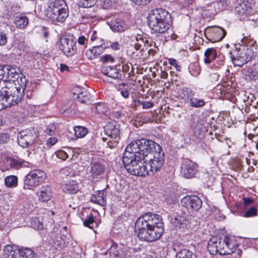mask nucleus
Returning <instances> with one entry per match:
<instances>
[{"label":"nucleus","mask_w":258,"mask_h":258,"mask_svg":"<svg viewBox=\"0 0 258 258\" xmlns=\"http://www.w3.org/2000/svg\"><path fill=\"white\" fill-rule=\"evenodd\" d=\"M161 217L147 213L140 217L135 223V232L142 240L152 242L159 239L164 231Z\"/></svg>","instance_id":"nucleus-1"},{"label":"nucleus","mask_w":258,"mask_h":258,"mask_svg":"<svg viewBox=\"0 0 258 258\" xmlns=\"http://www.w3.org/2000/svg\"><path fill=\"white\" fill-rule=\"evenodd\" d=\"M4 88L2 89L3 94V99L2 101L3 106L0 108H5L15 105L20 102L24 95L26 86V81L21 80L20 84L11 82L8 83L2 82Z\"/></svg>","instance_id":"nucleus-2"},{"label":"nucleus","mask_w":258,"mask_h":258,"mask_svg":"<svg viewBox=\"0 0 258 258\" xmlns=\"http://www.w3.org/2000/svg\"><path fill=\"white\" fill-rule=\"evenodd\" d=\"M122 162L127 171L132 175L138 176L149 175L147 159H144L125 150Z\"/></svg>","instance_id":"nucleus-3"},{"label":"nucleus","mask_w":258,"mask_h":258,"mask_svg":"<svg viewBox=\"0 0 258 258\" xmlns=\"http://www.w3.org/2000/svg\"><path fill=\"white\" fill-rule=\"evenodd\" d=\"M125 150L145 160L147 157H152L155 152L162 151L161 147L155 142L141 139L131 142L125 148Z\"/></svg>","instance_id":"nucleus-4"},{"label":"nucleus","mask_w":258,"mask_h":258,"mask_svg":"<svg viewBox=\"0 0 258 258\" xmlns=\"http://www.w3.org/2000/svg\"><path fill=\"white\" fill-rule=\"evenodd\" d=\"M238 244L231 238L225 236L224 238L213 237L209 241L207 248L210 253L215 255L231 254L236 252Z\"/></svg>","instance_id":"nucleus-5"},{"label":"nucleus","mask_w":258,"mask_h":258,"mask_svg":"<svg viewBox=\"0 0 258 258\" xmlns=\"http://www.w3.org/2000/svg\"><path fill=\"white\" fill-rule=\"evenodd\" d=\"M46 17L52 22H63L69 15L68 6L64 0H49L45 9Z\"/></svg>","instance_id":"nucleus-6"},{"label":"nucleus","mask_w":258,"mask_h":258,"mask_svg":"<svg viewBox=\"0 0 258 258\" xmlns=\"http://www.w3.org/2000/svg\"><path fill=\"white\" fill-rule=\"evenodd\" d=\"M46 174L41 170H33L30 171L25 177L24 188L30 189L32 187L38 186L45 181Z\"/></svg>","instance_id":"nucleus-7"},{"label":"nucleus","mask_w":258,"mask_h":258,"mask_svg":"<svg viewBox=\"0 0 258 258\" xmlns=\"http://www.w3.org/2000/svg\"><path fill=\"white\" fill-rule=\"evenodd\" d=\"M172 19L171 18L162 22L159 23L155 26L150 28L152 33H157L159 34L166 41L169 39H175V35L171 27Z\"/></svg>","instance_id":"nucleus-8"},{"label":"nucleus","mask_w":258,"mask_h":258,"mask_svg":"<svg viewBox=\"0 0 258 258\" xmlns=\"http://www.w3.org/2000/svg\"><path fill=\"white\" fill-rule=\"evenodd\" d=\"M170 14L165 10L156 8L151 10L148 14V23L150 28L163 21L171 18Z\"/></svg>","instance_id":"nucleus-9"},{"label":"nucleus","mask_w":258,"mask_h":258,"mask_svg":"<svg viewBox=\"0 0 258 258\" xmlns=\"http://www.w3.org/2000/svg\"><path fill=\"white\" fill-rule=\"evenodd\" d=\"M161 151H156L152 157H149V162L147 164L149 175H154L162 167L164 163V156Z\"/></svg>","instance_id":"nucleus-10"},{"label":"nucleus","mask_w":258,"mask_h":258,"mask_svg":"<svg viewBox=\"0 0 258 258\" xmlns=\"http://www.w3.org/2000/svg\"><path fill=\"white\" fill-rule=\"evenodd\" d=\"M253 56V51L249 47H243L235 56L231 53V59L233 63L236 66L241 67L250 61Z\"/></svg>","instance_id":"nucleus-11"},{"label":"nucleus","mask_w":258,"mask_h":258,"mask_svg":"<svg viewBox=\"0 0 258 258\" xmlns=\"http://www.w3.org/2000/svg\"><path fill=\"white\" fill-rule=\"evenodd\" d=\"M59 47L66 56H72L77 51L76 41L73 36L62 37L60 39Z\"/></svg>","instance_id":"nucleus-12"},{"label":"nucleus","mask_w":258,"mask_h":258,"mask_svg":"<svg viewBox=\"0 0 258 258\" xmlns=\"http://www.w3.org/2000/svg\"><path fill=\"white\" fill-rule=\"evenodd\" d=\"M181 205L191 212L197 211L202 206V200L196 196H186L181 201Z\"/></svg>","instance_id":"nucleus-13"},{"label":"nucleus","mask_w":258,"mask_h":258,"mask_svg":"<svg viewBox=\"0 0 258 258\" xmlns=\"http://www.w3.org/2000/svg\"><path fill=\"white\" fill-rule=\"evenodd\" d=\"M36 138L33 130H25L20 132L18 136V143L23 147L27 148L32 145Z\"/></svg>","instance_id":"nucleus-14"},{"label":"nucleus","mask_w":258,"mask_h":258,"mask_svg":"<svg viewBox=\"0 0 258 258\" xmlns=\"http://www.w3.org/2000/svg\"><path fill=\"white\" fill-rule=\"evenodd\" d=\"M197 164L188 159H183L181 165V173L186 178L194 176L197 172Z\"/></svg>","instance_id":"nucleus-15"},{"label":"nucleus","mask_w":258,"mask_h":258,"mask_svg":"<svg viewBox=\"0 0 258 258\" xmlns=\"http://www.w3.org/2000/svg\"><path fill=\"white\" fill-rule=\"evenodd\" d=\"M8 69L7 70L6 77L8 82H11L17 84H20L21 80L26 79L22 74L20 73L19 68L11 67L9 66Z\"/></svg>","instance_id":"nucleus-16"},{"label":"nucleus","mask_w":258,"mask_h":258,"mask_svg":"<svg viewBox=\"0 0 258 258\" xmlns=\"http://www.w3.org/2000/svg\"><path fill=\"white\" fill-rule=\"evenodd\" d=\"M105 167L100 162L95 161L91 162L87 168V173L90 174L92 178L98 177L102 175L104 171Z\"/></svg>","instance_id":"nucleus-17"},{"label":"nucleus","mask_w":258,"mask_h":258,"mask_svg":"<svg viewBox=\"0 0 258 258\" xmlns=\"http://www.w3.org/2000/svg\"><path fill=\"white\" fill-rule=\"evenodd\" d=\"M61 187L63 192L70 194L77 193L80 189L78 183L75 180H67L62 183Z\"/></svg>","instance_id":"nucleus-18"},{"label":"nucleus","mask_w":258,"mask_h":258,"mask_svg":"<svg viewBox=\"0 0 258 258\" xmlns=\"http://www.w3.org/2000/svg\"><path fill=\"white\" fill-rule=\"evenodd\" d=\"M6 165L5 170L19 169L23 166H26V162L21 159H15L12 158H7L4 161Z\"/></svg>","instance_id":"nucleus-19"},{"label":"nucleus","mask_w":258,"mask_h":258,"mask_svg":"<svg viewBox=\"0 0 258 258\" xmlns=\"http://www.w3.org/2000/svg\"><path fill=\"white\" fill-rule=\"evenodd\" d=\"M101 72L104 75L113 79H120L121 74L114 67H103L101 69Z\"/></svg>","instance_id":"nucleus-20"},{"label":"nucleus","mask_w":258,"mask_h":258,"mask_svg":"<svg viewBox=\"0 0 258 258\" xmlns=\"http://www.w3.org/2000/svg\"><path fill=\"white\" fill-rule=\"evenodd\" d=\"M106 48L107 47L104 46L103 44L93 46L91 49L87 50L86 53V56L88 59H93L102 53Z\"/></svg>","instance_id":"nucleus-21"},{"label":"nucleus","mask_w":258,"mask_h":258,"mask_svg":"<svg viewBox=\"0 0 258 258\" xmlns=\"http://www.w3.org/2000/svg\"><path fill=\"white\" fill-rule=\"evenodd\" d=\"M109 26L110 29L114 32H123L128 28L125 22L120 19L112 20Z\"/></svg>","instance_id":"nucleus-22"},{"label":"nucleus","mask_w":258,"mask_h":258,"mask_svg":"<svg viewBox=\"0 0 258 258\" xmlns=\"http://www.w3.org/2000/svg\"><path fill=\"white\" fill-rule=\"evenodd\" d=\"M4 254L6 258H19L20 249L14 245H7L4 247Z\"/></svg>","instance_id":"nucleus-23"},{"label":"nucleus","mask_w":258,"mask_h":258,"mask_svg":"<svg viewBox=\"0 0 258 258\" xmlns=\"http://www.w3.org/2000/svg\"><path fill=\"white\" fill-rule=\"evenodd\" d=\"M105 132L106 134L111 138L119 140L120 129L118 125H108L105 128Z\"/></svg>","instance_id":"nucleus-24"},{"label":"nucleus","mask_w":258,"mask_h":258,"mask_svg":"<svg viewBox=\"0 0 258 258\" xmlns=\"http://www.w3.org/2000/svg\"><path fill=\"white\" fill-rule=\"evenodd\" d=\"M187 222L184 217L179 215L175 216L172 219V224L175 228L180 231H183L184 229H187Z\"/></svg>","instance_id":"nucleus-25"},{"label":"nucleus","mask_w":258,"mask_h":258,"mask_svg":"<svg viewBox=\"0 0 258 258\" xmlns=\"http://www.w3.org/2000/svg\"><path fill=\"white\" fill-rule=\"evenodd\" d=\"M210 33L213 41L217 42L221 40L225 36L226 32L221 27H215L210 29Z\"/></svg>","instance_id":"nucleus-26"},{"label":"nucleus","mask_w":258,"mask_h":258,"mask_svg":"<svg viewBox=\"0 0 258 258\" xmlns=\"http://www.w3.org/2000/svg\"><path fill=\"white\" fill-rule=\"evenodd\" d=\"M243 75L247 81H256L258 79V70L254 68H247L243 70Z\"/></svg>","instance_id":"nucleus-27"},{"label":"nucleus","mask_w":258,"mask_h":258,"mask_svg":"<svg viewBox=\"0 0 258 258\" xmlns=\"http://www.w3.org/2000/svg\"><path fill=\"white\" fill-rule=\"evenodd\" d=\"M39 200L42 202H46L51 197V188L49 186H42L37 192Z\"/></svg>","instance_id":"nucleus-28"},{"label":"nucleus","mask_w":258,"mask_h":258,"mask_svg":"<svg viewBox=\"0 0 258 258\" xmlns=\"http://www.w3.org/2000/svg\"><path fill=\"white\" fill-rule=\"evenodd\" d=\"M91 201L101 206H105L106 200L104 191L103 190H100L96 192L91 196Z\"/></svg>","instance_id":"nucleus-29"},{"label":"nucleus","mask_w":258,"mask_h":258,"mask_svg":"<svg viewBox=\"0 0 258 258\" xmlns=\"http://www.w3.org/2000/svg\"><path fill=\"white\" fill-rule=\"evenodd\" d=\"M79 89L78 92H75L74 94L77 95L79 101L82 103H87L91 97V94L86 89Z\"/></svg>","instance_id":"nucleus-30"},{"label":"nucleus","mask_w":258,"mask_h":258,"mask_svg":"<svg viewBox=\"0 0 258 258\" xmlns=\"http://www.w3.org/2000/svg\"><path fill=\"white\" fill-rule=\"evenodd\" d=\"M205 58L204 61L205 63H210L212 60L215 59L217 56V52L214 48L207 49L204 53Z\"/></svg>","instance_id":"nucleus-31"},{"label":"nucleus","mask_w":258,"mask_h":258,"mask_svg":"<svg viewBox=\"0 0 258 258\" xmlns=\"http://www.w3.org/2000/svg\"><path fill=\"white\" fill-rule=\"evenodd\" d=\"M28 18L23 15L17 16L15 18V24L16 27L23 29L25 28L28 24Z\"/></svg>","instance_id":"nucleus-32"},{"label":"nucleus","mask_w":258,"mask_h":258,"mask_svg":"<svg viewBox=\"0 0 258 258\" xmlns=\"http://www.w3.org/2000/svg\"><path fill=\"white\" fill-rule=\"evenodd\" d=\"M92 109L100 115L106 113L108 110V106L104 103H98L94 104Z\"/></svg>","instance_id":"nucleus-33"},{"label":"nucleus","mask_w":258,"mask_h":258,"mask_svg":"<svg viewBox=\"0 0 258 258\" xmlns=\"http://www.w3.org/2000/svg\"><path fill=\"white\" fill-rule=\"evenodd\" d=\"M19 258H37V254L30 248L20 249Z\"/></svg>","instance_id":"nucleus-34"},{"label":"nucleus","mask_w":258,"mask_h":258,"mask_svg":"<svg viewBox=\"0 0 258 258\" xmlns=\"http://www.w3.org/2000/svg\"><path fill=\"white\" fill-rule=\"evenodd\" d=\"M5 183L7 187H16L18 184V178L15 175L8 176L5 179Z\"/></svg>","instance_id":"nucleus-35"},{"label":"nucleus","mask_w":258,"mask_h":258,"mask_svg":"<svg viewBox=\"0 0 258 258\" xmlns=\"http://www.w3.org/2000/svg\"><path fill=\"white\" fill-rule=\"evenodd\" d=\"M176 258H196V255L187 249H183L176 253Z\"/></svg>","instance_id":"nucleus-36"},{"label":"nucleus","mask_w":258,"mask_h":258,"mask_svg":"<svg viewBox=\"0 0 258 258\" xmlns=\"http://www.w3.org/2000/svg\"><path fill=\"white\" fill-rule=\"evenodd\" d=\"M74 132L77 138H81L87 135L88 130L87 128L84 126H77L74 127Z\"/></svg>","instance_id":"nucleus-37"},{"label":"nucleus","mask_w":258,"mask_h":258,"mask_svg":"<svg viewBox=\"0 0 258 258\" xmlns=\"http://www.w3.org/2000/svg\"><path fill=\"white\" fill-rule=\"evenodd\" d=\"M189 104L192 107L199 108L205 105V101L203 99L192 97L189 100Z\"/></svg>","instance_id":"nucleus-38"},{"label":"nucleus","mask_w":258,"mask_h":258,"mask_svg":"<svg viewBox=\"0 0 258 258\" xmlns=\"http://www.w3.org/2000/svg\"><path fill=\"white\" fill-rule=\"evenodd\" d=\"M9 68V66H3L0 65V88H4V86L2 85V82L3 83H8V80H4L3 79L4 78L5 76L6 75L7 70H8Z\"/></svg>","instance_id":"nucleus-39"},{"label":"nucleus","mask_w":258,"mask_h":258,"mask_svg":"<svg viewBox=\"0 0 258 258\" xmlns=\"http://www.w3.org/2000/svg\"><path fill=\"white\" fill-rule=\"evenodd\" d=\"M183 96L182 98L184 99H190L195 95L194 91L190 88H184L182 90Z\"/></svg>","instance_id":"nucleus-40"},{"label":"nucleus","mask_w":258,"mask_h":258,"mask_svg":"<svg viewBox=\"0 0 258 258\" xmlns=\"http://www.w3.org/2000/svg\"><path fill=\"white\" fill-rule=\"evenodd\" d=\"M82 220L83 221V224L85 226L91 229L93 228L91 225L94 223V219L92 214H90L86 218H82Z\"/></svg>","instance_id":"nucleus-41"},{"label":"nucleus","mask_w":258,"mask_h":258,"mask_svg":"<svg viewBox=\"0 0 258 258\" xmlns=\"http://www.w3.org/2000/svg\"><path fill=\"white\" fill-rule=\"evenodd\" d=\"M96 0H79V6L84 8H90L95 5Z\"/></svg>","instance_id":"nucleus-42"},{"label":"nucleus","mask_w":258,"mask_h":258,"mask_svg":"<svg viewBox=\"0 0 258 258\" xmlns=\"http://www.w3.org/2000/svg\"><path fill=\"white\" fill-rule=\"evenodd\" d=\"M230 4L229 0H219L216 4L218 9L222 11L225 9Z\"/></svg>","instance_id":"nucleus-43"},{"label":"nucleus","mask_w":258,"mask_h":258,"mask_svg":"<svg viewBox=\"0 0 258 258\" xmlns=\"http://www.w3.org/2000/svg\"><path fill=\"white\" fill-rule=\"evenodd\" d=\"M120 86H122L123 88H119L118 90L120 91L121 95L124 98H127L129 97V88L125 85L124 83H122Z\"/></svg>","instance_id":"nucleus-44"},{"label":"nucleus","mask_w":258,"mask_h":258,"mask_svg":"<svg viewBox=\"0 0 258 258\" xmlns=\"http://www.w3.org/2000/svg\"><path fill=\"white\" fill-rule=\"evenodd\" d=\"M189 72L194 77H197L201 72L200 67L197 64L193 65L189 68Z\"/></svg>","instance_id":"nucleus-45"},{"label":"nucleus","mask_w":258,"mask_h":258,"mask_svg":"<svg viewBox=\"0 0 258 258\" xmlns=\"http://www.w3.org/2000/svg\"><path fill=\"white\" fill-rule=\"evenodd\" d=\"M257 214V209L255 207H252L250 208L248 210L246 211L243 217L246 218L253 217Z\"/></svg>","instance_id":"nucleus-46"},{"label":"nucleus","mask_w":258,"mask_h":258,"mask_svg":"<svg viewBox=\"0 0 258 258\" xmlns=\"http://www.w3.org/2000/svg\"><path fill=\"white\" fill-rule=\"evenodd\" d=\"M100 60L104 63H112L114 61L113 57L110 54H105L104 55L100 57Z\"/></svg>","instance_id":"nucleus-47"},{"label":"nucleus","mask_w":258,"mask_h":258,"mask_svg":"<svg viewBox=\"0 0 258 258\" xmlns=\"http://www.w3.org/2000/svg\"><path fill=\"white\" fill-rule=\"evenodd\" d=\"M7 34L4 32L0 31V45H5L7 44Z\"/></svg>","instance_id":"nucleus-48"},{"label":"nucleus","mask_w":258,"mask_h":258,"mask_svg":"<svg viewBox=\"0 0 258 258\" xmlns=\"http://www.w3.org/2000/svg\"><path fill=\"white\" fill-rule=\"evenodd\" d=\"M55 127L53 124H49L46 128L44 132L48 135L51 136L54 133Z\"/></svg>","instance_id":"nucleus-49"},{"label":"nucleus","mask_w":258,"mask_h":258,"mask_svg":"<svg viewBox=\"0 0 258 258\" xmlns=\"http://www.w3.org/2000/svg\"><path fill=\"white\" fill-rule=\"evenodd\" d=\"M138 102L142 105L143 108L144 109H149L153 106V103L150 101H138Z\"/></svg>","instance_id":"nucleus-50"},{"label":"nucleus","mask_w":258,"mask_h":258,"mask_svg":"<svg viewBox=\"0 0 258 258\" xmlns=\"http://www.w3.org/2000/svg\"><path fill=\"white\" fill-rule=\"evenodd\" d=\"M35 229L42 230L44 228L43 224L42 222H40L38 220L35 219L33 223L32 224Z\"/></svg>","instance_id":"nucleus-51"},{"label":"nucleus","mask_w":258,"mask_h":258,"mask_svg":"<svg viewBox=\"0 0 258 258\" xmlns=\"http://www.w3.org/2000/svg\"><path fill=\"white\" fill-rule=\"evenodd\" d=\"M135 39L136 40L137 43H141L142 45L143 44H148L149 41L148 40H146L144 41V38L143 37V36L140 34H138L136 36H135Z\"/></svg>","instance_id":"nucleus-52"},{"label":"nucleus","mask_w":258,"mask_h":258,"mask_svg":"<svg viewBox=\"0 0 258 258\" xmlns=\"http://www.w3.org/2000/svg\"><path fill=\"white\" fill-rule=\"evenodd\" d=\"M169 63L172 66H174L177 71L180 70L181 67L178 64V62L176 59H173V58H170L169 59Z\"/></svg>","instance_id":"nucleus-53"},{"label":"nucleus","mask_w":258,"mask_h":258,"mask_svg":"<svg viewBox=\"0 0 258 258\" xmlns=\"http://www.w3.org/2000/svg\"><path fill=\"white\" fill-rule=\"evenodd\" d=\"M100 36V35L98 34L97 31L96 30H94L93 31L92 34L91 35V40L92 41H94L97 40V39H99ZM100 41H101V42L103 41V40L102 39L100 38Z\"/></svg>","instance_id":"nucleus-54"},{"label":"nucleus","mask_w":258,"mask_h":258,"mask_svg":"<svg viewBox=\"0 0 258 258\" xmlns=\"http://www.w3.org/2000/svg\"><path fill=\"white\" fill-rule=\"evenodd\" d=\"M109 43H110V47L113 50H118L120 49V45L118 42L115 41L114 42H111L109 41Z\"/></svg>","instance_id":"nucleus-55"},{"label":"nucleus","mask_w":258,"mask_h":258,"mask_svg":"<svg viewBox=\"0 0 258 258\" xmlns=\"http://www.w3.org/2000/svg\"><path fill=\"white\" fill-rule=\"evenodd\" d=\"M56 156L58 158L62 160H66L68 157V154L63 151H60L57 153Z\"/></svg>","instance_id":"nucleus-56"},{"label":"nucleus","mask_w":258,"mask_h":258,"mask_svg":"<svg viewBox=\"0 0 258 258\" xmlns=\"http://www.w3.org/2000/svg\"><path fill=\"white\" fill-rule=\"evenodd\" d=\"M57 139L54 137L53 138H49L47 141V146L48 147H51L52 146L55 144V143L57 142Z\"/></svg>","instance_id":"nucleus-57"},{"label":"nucleus","mask_w":258,"mask_h":258,"mask_svg":"<svg viewBox=\"0 0 258 258\" xmlns=\"http://www.w3.org/2000/svg\"><path fill=\"white\" fill-rule=\"evenodd\" d=\"M118 139H113V140H110L107 142V146L110 148H113L116 146L118 143Z\"/></svg>","instance_id":"nucleus-58"},{"label":"nucleus","mask_w":258,"mask_h":258,"mask_svg":"<svg viewBox=\"0 0 258 258\" xmlns=\"http://www.w3.org/2000/svg\"><path fill=\"white\" fill-rule=\"evenodd\" d=\"M9 140V137L7 134L0 135V144L6 143Z\"/></svg>","instance_id":"nucleus-59"},{"label":"nucleus","mask_w":258,"mask_h":258,"mask_svg":"<svg viewBox=\"0 0 258 258\" xmlns=\"http://www.w3.org/2000/svg\"><path fill=\"white\" fill-rule=\"evenodd\" d=\"M152 0H133L134 2L137 5H146Z\"/></svg>","instance_id":"nucleus-60"},{"label":"nucleus","mask_w":258,"mask_h":258,"mask_svg":"<svg viewBox=\"0 0 258 258\" xmlns=\"http://www.w3.org/2000/svg\"><path fill=\"white\" fill-rule=\"evenodd\" d=\"M78 42L80 45L85 46L86 45L87 39L85 36H81L78 38Z\"/></svg>","instance_id":"nucleus-61"},{"label":"nucleus","mask_w":258,"mask_h":258,"mask_svg":"<svg viewBox=\"0 0 258 258\" xmlns=\"http://www.w3.org/2000/svg\"><path fill=\"white\" fill-rule=\"evenodd\" d=\"M112 4L110 0H104L103 7L104 9H109L112 6Z\"/></svg>","instance_id":"nucleus-62"},{"label":"nucleus","mask_w":258,"mask_h":258,"mask_svg":"<svg viewBox=\"0 0 258 258\" xmlns=\"http://www.w3.org/2000/svg\"><path fill=\"white\" fill-rule=\"evenodd\" d=\"M243 200L245 206H248L253 202L252 200L250 198H243Z\"/></svg>","instance_id":"nucleus-63"},{"label":"nucleus","mask_w":258,"mask_h":258,"mask_svg":"<svg viewBox=\"0 0 258 258\" xmlns=\"http://www.w3.org/2000/svg\"><path fill=\"white\" fill-rule=\"evenodd\" d=\"M91 20V18L88 17L87 16H83L82 17V22L83 23H89Z\"/></svg>","instance_id":"nucleus-64"}]
</instances>
